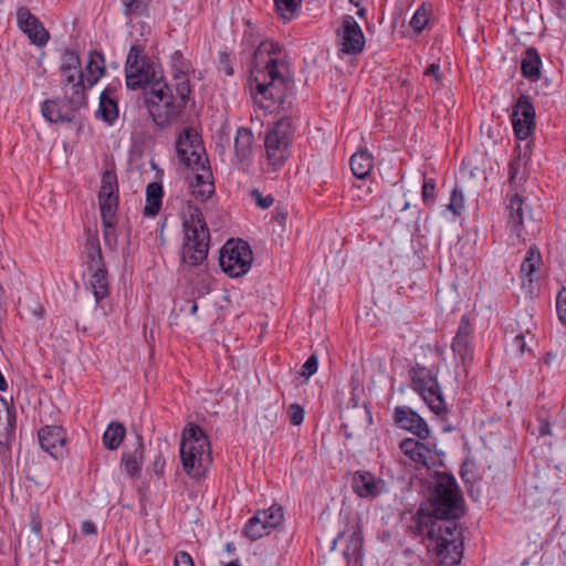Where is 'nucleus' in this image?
<instances>
[{
    "label": "nucleus",
    "instance_id": "22",
    "mask_svg": "<svg viewBox=\"0 0 566 566\" xmlns=\"http://www.w3.org/2000/svg\"><path fill=\"white\" fill-rule=\"evenodd\" d=\"M85 80L80 78L71 84H63L62 90L64 98L72 111H77L86 105V87Z\"/></svg>",
    "mask_w": 566,
    "mask_h": 566
},
{
    "label": "nucleus",
    "instance_id": "11",
    "mask_svg": "<svg viewBox=\"0 0 566 566\" xmlns=\"http://www.w3.org/2000/svg\"><path fill=\"white\" fill-rule=\"evenodd\" d=\"M178 158L186 166L205 167L209 164L200 136L193 128H185L176 142Z\"/></svg>",
    "mask_w": 566,
    "mask_h": 566
},
{
    "label": "nucleus",
    "instance_id": "50",
    "mask_svg": "<svg viewBox=\"0 0 566 566\" xmlns=\"http://www.w3.org/2000/svg\"><path fill=\"white\" fill-rule=\"evenodd\" d=\"M62 74L61 85L63 84H71L76 82V80L84 78V73L82 70H60Z\"/></svg>",
    "mask_w": 566,
    "mask_h": 566
},
{
    "label": "nucleus",
    "instance_id": "20",
    "mask_svg": "<svg viewBox=\"0 0 566 566\" xmlns=\"http://www.w3.org/2000/svg\"><path fill=\"white\" fill-rule=\"evenodd\" d=\"M401 452L412 461L416 467H429V460H433L431 450L419 440L406 438L399 443Z\"/></svg>",
    "mask_w": 566,
    "mask_h": 566
},
{
    "label": "nucleus",
    "instance_id": "3",
    "mask_svg": "<svg viewBox=\"0 0 566 566\" xmlns=\"http://www.w3.org/2000/svg\"><path fill=\"white\" fill-rule=\"evenodd\" d=\"M171 59V83L155 82L145 95L148 113L153 122L161 128L179 119L191 94L189 63L179 51H176Z\"/></svg>",
    "mask_w": 566,
    "mask_h": 566
},
{
    "label": "nucleus",
    "instance_id": "33",
    "mask_svg": "<svg viewBox=\"0 0 566 566\" xmlns=\"http://www.w3.org/2000/svg\"><path fill=\"white\" fill-rule=\"evenodd\" d=\"M126 434L124 424L113 421L106 428L103 434V444L108 450H116L123 442Z\"/></svg>",
    "mask_w": 566,
    "mask_h": 566
},
{
    "label": "nucleus",
    "instance_id": "24",
    "mask_svg": "<svg viewBox=\"0 0 566 566\" xmlns=\"http://www.w3.org/2000/svg\"><path fill=\"white\" fill-rule=\"evenodd\" d=\"M542 264V255L538 248L533 244L528 248L525 259L521 265V275L523 277V285L525 286V280L530 287L534 282V276L538 272Z\"/></svg>",
    "mask_w": 566,
    "mask_h": 566
},
{
    "label": "nucleus",
    "instance_id": "12",
    "mask_svg": "<svg viewBox=\"0 0 566 566\" xmlns=\"http://www.w3.org/2000/svg\"><path fill=\"white\" fill-rule=\"evenodd\" d=\"M281 506L272 505L268 510L258 511L245 524L244 535L251 541H256L272 532L283 522Z\"/></svg>",
    "mask_w": 566,
    "mask_h": 566
},
{
    "label": "nucleus",
    "instance_id": "55",
    "mask_svg": "<svg viewBox=\"0 0 566 566\" xmlns=\"http://www.w3.org/2000/svg\"><path fill=\"white\" fill-rule=\"evenodd\" d=\"M247 25H248V28L250 30L244 31L243 43L249 45V46H251V48H253L255 45V43H256V39H255L254 32H253V30L251 28V23L248 22Z\"/></svg>",
    "mask_w": 566,
    "mask_h": 566
},
{
    "label": "nucleus",
    "instance_id": "36",
    "mask_svg": "<svg viewBox=\"0 0 566 566\" xmlns=\"http://www.w3.org/2000/svg\"><path fill=\"white\" fill-rule=\"evenodd\" d=\"M513 118H524V119H534L535 109L533 104L528 101L527 97L521 96L513 109L512 114Z\"/></svg>",
    "mask_w": 566,
    "mask_h": 566
},
{
    "label": "nucleus",
    "instance_id": "44",
    "mask_svg": "<svg viewBox=\"0 0 566 566\" xmlns=\"http://www.w3.org/2000/svg\"><path fill=\"white\" fill-rule=\"evenodd\" d=\"M192 169L197 171H201V174H196L195 181L190 184L191 187H198L200 185H203L206 181H211V171L208 164L205 165V167L199 166H190Z\"/></svg>",
    "mask_w": 566,
    "mask_h": 566
},
{
    "label": "nucleus",
    "instance_id": "35",
    "mask_svg": "<svg viewBox=\"0 0 566 566\" xmlns=\"http://www.w3.org/2000/svg\"><path fill=\"white\" fill-rule=\"evenodd\" d=\"M302 0H274L275 9L281 19L291 21L300 8Z\"/></svg>",
    "mask_w": 566,
    "mask_h": 566
},
{
    "label": "nucleus",
    "instance_id": "48",
    "mask_svg": "<svg viewBox=\"0 0 566 566\" xmlns=\"http://www.w3.org/2000/svg\"><path fill=\"white\" fill-rule=\"evenodd\" d=\"M289 417L292 424L298 426L304 420V409L300 405L293 403L289 408Z\"/></svg>",
    "mask_w": 566,
    "mask_h": 566
},
{
    "label": "nucleus",
    "instance_id": "26",
    "mask_svg": "<svg viewBox=\"0 0 566 566\" xmlns=\"http://www.w3.org/2000/svg\"><path fill=\"white\" fill-rule=\"evenodd\" d=\"M112 93L108 87L101 93L99 105L96 111V116L109 125L118 118V106L115 98L112 97Z\"/></svg>",
    "mask_w": 566,
    "mask_h": 566
},
{
    "label": "nucleus",
    "instance_id": "51",
    "mask_svg": "<svg viewBox=\"0 0 566 566\" xmlns=\"http://www.w3.org/2000/svg\"><path fill=\"white\" fill-rule=\"evenodd\" d=\"M174 566H195V563L190 554L180 551L175 555Z\"/></svg>",
    "mask_w": 566,
    "mask_h": 566
},
{
    "label": "nucleus",
    "instance_id": "5",
    "mask_svg": "<svg viewBox=\"0 0 566 566\" xmlns=\"http://www.w3.org/2000/svg\"><path fill=\"white\" fill-rule=\"evenodd\" d=\"M180 458L184 470L193 479L202 478L211 464L210 442L198 424L190 423L182 430Z\"/></svg>",
    "mask_w": 566,
    "mask_h": 566
},
{
    "label": "nucleus",
    "instance_id": "52",
    "mask_svg": "<svg viewBox=\"0 0 566 566\" xmlns=\"http://www.w3.org/2000/svg\"><path fill=\"white\" fill-rule=\"evenodd\" d=\"M30 527H31V531L33 533H35L36 535H39L41 533V530H42V522H41V518H40V515H39V511L35 510V511H31V522H30Z\"/></svg>",
    "mask_w": 566,
    "mask_h": 566
},
{
    "label": "nucleus",
    "instance_id": "15",
    "mask_svg": "<svg viewBox=\"0 0 566 566\" xmlns=\"http://www.w3.org/2000/svg\"><path fill=\"white\" fill-rule=\"evenodd\" d=\"M394 420L399 428L412 432L420 440H427L430 437L429 426L410 407H396Z\"/></svg>",
    "mask_w": 566,
    "mask_h": 566
},
{
    "label": "nucleus",
    "instance_id": "1",
    "mask_svg": "<svg viewBox=\"0 0 566 566\" xmlns=\"http://www.w3.org/2000/svg\"><path fill=\"white\" fill-rule=\"evenodd\" d=\"M463 515V497L453 475L436 472L429 488V507L416 517L418 533L430 539L441 566H457L463 554L462 531L455 520Z\"/></svg>",
    "mask_w": 566,
    "mask_h": 566
},
{
    "label": "nucleus",
    "instance_id": "58",
    "mask_svg": "<svg viewBox=\"0 0 566 566\" xmlns=\"http://www.w3.org/2000/svg\"><path fill=\"white\" fill-rule=\"evenodd\" d=\"M539 432L541 434L545 436V434H552L551 432V428H549V423L547 421L545 422H542L541 426H539Z\"/></svg>",
    "mask_w": 566,
    "mask_h": 566
},
{
    "label": "nucleus",
    "instance_id": "57",
    "mask_svg": "<svg viewBox=\"0 0 566 566\" xmlns=\"http://www.w3.org/2000/svg\"><path fill=\"white\" fill-rule=\"evenodd\" d=\"M518 167H520V163L518 161H512L510 164V180L511 181H514L516 179Z\"/></svg>",
    "mask_w": 566,
    "mask_h": 566
},
{
    "label": "nucleus",
    "instance_id": "47",
    "mask_svg": "<svg viewBox=\"0 0 566 566\" xmlns=\"http://www.w3.org/2000/svg\"><path fill=\"white\" fill-rule=\"evenodd\" d=\"M422 200L426 203L433 202L436 198V184L432 179L423 181L422 185Z\"/></svg>",
    "mask_w": 566,
    "mask_h": 566
},
{
    "label": "nucleus",
    "instance_id": "30",
    "mask_svg": "<svg viewBox=\"0 0 566 566\" xmlns=\"http://www.w3.org/2000/svg\"><path fill=\"white\" fill-rule=\"evenodd\" d=\"M163 187L158 182H150L146 188V205L144 207V216L155 217L161 208Z\"/></svg>",
    "mask_w": 566,
    "mask_h": 566
},
{
    "label": "nucleus",
    "instance_id": "45",
    "mask_svg": "<svg viewBox=\"0 0 566 566\" xmlns=\"http://www.w3.org/2000/svg\"><path fill=\"white\" fill-rule=\"evenodd\" d=\"M556 312L559 321L566 325V287H563L557 294Z\"/></svg>",
    "mask_w": 566,
    "mask_h": 566
},
{
    "label": "nucleus",
    "instance_id": "34",
    "mask_svg": "<svg viewBox=\"0 0 566 566\" xmlns=\"http://www.w3.org/2000/svg\"><path fill=\"white\" fill-rule=\"evenodd\" d=\"M151 0H120L123 14L126 18L142 17L147 13Z\"/></svg>",
    "mask_w": 566,
    "mask_h": 566
},
{
    "label": "nucleus",
    "instance_id": "27",
    "mask_svg": "<svg viewBox=\"0 0 566 566\" xmlns=\"http://www.w3.org/2000/svg\"><path fill=\"white\" fill-rule=\"evenodd\" d=\"M144 459V443L142 436L137 434V443L135 449L132 452H124L122 457V462L125 465L126 472L130 476H136L139 474L142 464Z\"/></svg>",
    "mask_w": 566,
    "mask_h": 566
},
{
    "label": "nucleus",
    "instance_id": "14",
    "mask_svg": "<svg viewBox=\"0 0 566 566\" xmlns=\"http://www.w3.org/2000/svg\"><path fill=\"white\" fill-rule=\"evenodd\" d=\"M98 202L101 209L102 223H108L109 220H116L118 208V182L117 176L112 170H106L102 177V185L98 192Z\"/></svg>",
    "mask_w": 566,
    "mask_h": 566
},
{
    "label": "nucleus",
    "instance_id": "38",
    "mask_svg": "<svg viewBox=\"0 0 566 566\" xmlns=\"http://www.w3.org/2000/svg\"><path fill=\"white\" fill-rule=\"evenodd\" d=\"M429 22V10L421 6L417 9L410 21V27L415 32L420 33Z\"/></svg>",
    "mask_w": 566,
    "mask_h": 566
},
{
    "label": "nucleus",
    "instance_id": "64",
    "mask_svg": "<svg viewBox=\"0 0 566 566\" xmlns=\"http://www.w3.org/2000/svg\"><path fill=\"white\" fill-rule=\"evenodd\" d=\"M226 566H241V565H240V563L238 560H234V562H230Z\"/></svg>",
    "mask_w": 566,
    "mask_h": 566
},
{
    "label": "nucleus",
    "instance_id": "18",
    "mask_svg": "<svg viewBox=\"0 0 566 566\" xmlns=\"http://www.w3.org/2000/svg\"><path fill=\"white\" fill-rule=\"evenodd\" d=\"M18 22L21 30L33 44L43 46L48 43L50 39L49 32L44 29L40 20L31 14L28 9L22 8L18 11Z\"/></svg>",
    "mask_w": 566,
    "mask_h": 566
},
{
    "label": "nucleus",
    "instance_id": "28",
    "mask_svg": "<svg viewBox=\"0 0 566 566\" xmlns=\"http://www.w3.org/2000/svg\"><path fill=\"white\" fill-rule=\"evenodd\" d=\"M253 134L250 128L240 127L234 137V153L239 160H245L252 154Z\"/></svg>",
    "mask_w": 566,
    "mask_h": 566
},
{
    "label": "nucleus",
    "instance_id": "10",
    "mask_svg": "<svg viewBox=\"0 0 566 566\" xmlns=\"http://www.w3.org/2000/svg\"><path fill=\"white\" fill-rule=\"evenodd\" d=\"M253 261L249 244L242 240H229L220 251V266L231 277L248 273Z\"/></svg>",
    "mask_w": 566,
    "mask_h": 566
},
{
    "label": "nucleus",
    "instance_id": "19",
    "mask_svg": "<svg viewBox=\"0 0 566 566\" xmlns=\"http://www.w3.org/2000/svg\"><path fill=\"white\" fill-rule=\"evenodd\" d=\"M352 489L359 497H376L381 494L384 482L368 471H357L352 480Z\"/></svg>",
    "mask_w": 566,
    "mask_h": 566
},
{
    "label": "nucleus",
    "instance_id": "40",
    "mask_svg": "<svg viewBox=\"0 0 566 566\" xmlns=\"http://www.w3.org/2000/svg\"><path fill=\"white\" fill-rule=\"evenodd\" d=\"M10 410L7 406L6 400L0 396V437L12 428Z\"/></svg>",
    "mask_w": 566,
    "mask_h": 566
},
{
    "label": "nucleus",
    "instance_id": "6",
    "mask_svg": "<svg viewBox=\"0 0 566 566\" xmlns=\"http://www.w3.org/2000/svg\"><path fill=\"white\" fill-rule=\"evenodd\" d=\"M294 128L290 117H282L265 133L264 149L266 172L280 170L290 156Z\"/></svg>",
    "mask_w": 566,
    "mask_h": 566
},
{
    "label": "nucleus",
    "instance_id": "9",
    "mask_svg": "<svg viewBox=\"0 0 566 566\" xmlns=\"http://www.w3.org/2000/svg\"><path fill=\"white\" fill-rule=\"evenodd\" d=\"M409 377L413 389L422 397L430 410L439 417L446 416L448 413L447 402L440 385L431 371L417 364L410 368Z\"/></svg>",
    "mask_w": 566,
    "mask_h": 566
},
{
    "label": "nucleus",
    "instance_id": "32",
    "mask_svg": "<svg viewBox=\"0 0 566 566\" xmlns=\"http://www.w3.org/2000/svg\"><path fill=\"white\" fill-rule=\"evenodd\" d=\"M542 61L537 53V51L534 48H528L525 51V55L522 59L521 63V70L523 76L526 78H530L532 81H535L539 77V67H541Z\"/></svg>",
    "mask_w": 566,
    "mask_h": 566
},
{
    "label": "nucleus",
    "instance_id": "43",
    "mask_svg": "<svg viewBox=\"0 0 566 566\" xmlns=\"http://www.w3.org/2000/svg\"><path fill=\"white\" fill-rule=\"evenodd\" d=\"M192 188V195L200 199L201 201L208 200L212 193L214 192V186L212 181H206L203 185H200L198 187H191Z\"/></svg>",
    "mask_w": 566,
    "mask_h": 566
},
{
    "label": "nucleus",
    "instance_id": "41",
    "mask_svg": "<svg viewBox=\"0 0 566 566\" xmlns=\"http://www.w3.org/2000/svg\"><path fill=\"white\" fill-rule=\"evenodd\" d=\"M464 208V197L461 191L453 189L451 192L450 203L448 209L452 211L454 216H460Z\"/></svg>",
    "mask_w": 566,
    "mask_h": 566
},
{
    "label": "nucleus",
    "instance_id": "37",
    "mask_svg": "<svg viewBox=\"0 0 566 566\" xmlns=\"http://www.w3.org/2000/svg\"><path fill=\"white\" fill-rule=\"evenodd\" d=\"M513 129L518 139H526L534 132V119H524V118H513L512 117Z\"/></svg>",
    "mask_w": 566,
    "mask_h": 566
},
{
    "label": "nucleus",
    "instance_id": "46",
    "mask_svg": "<svg viewBox=\"0 0 566 566\" xmlns=\"http://www.w3.org/2000/svg\"><path fill=\"white\" fill-rule=\"evenodd\" d=\"M115 223V219L109 220V224L107 222L103 223L104 241L105 244L109 248L116 243Z\"/></svg>",
    "mask_w": 566,
    "mask_h": 566
},
{
    "label": "nucleus",
    "instance_id": "8",
    "mask_svg": "<svg viewBox=\"0 0 566 566\" xmlns=\"http://www.w3.org/2000/svg\"><path fill=\"white\" fill-rule=\"evenodd\" d=\"M156 69L155 62L146 55L144 45L136 40L129 49L125 63L126 86L129 90H139L157 82Z\"/></svg>",
    "mask_w": 566,
    "mask_h": 566
},
{
    "label": "nucleus",
    "instance_id": "63",
    "mask_svg": "<svg viewBox=\"0 0 566 566\" xmlns=\"http://www.w3.org/2000/svg\"><path fill=\"white\" fill-rule=\"evenodd\" d=\"M227 551L228 552H233L234 551V545L232 543L227 544Z\"/></svg>",
    "mask_w": 566,
    "mask_h": 566
},
{
    "label": "nucleus",
    "instance_id": "54",
    "mask_svg": "<svg viewBox=\"0 0 566 566\" xmlns=\"http://www.w3.org/2000/svg\"><path fill=\"white\" fill-rule=\"evenodd\" d=\"M512 346L520 353L523 354L527 350L525 336L523 334H518L514 337Z\"/></svg>",
    "mask_w": 566,
    "mask_h": 566
},
{
    "label": "nucleus",
    "instance_id": "17",
    "mask_svg": "<svg viewBox=\"0 0 566 566\" xmlns=\"http://www.w3.org/2000/svg\"><path fill=\"white\" fill-rule=\"evenodd\" d=\"M346 538V547L343 551L344 557L349 564H359L363 557V534L358 526L340 532L333 541L332 549L336 548L339 541Z\"/></svg>",
    "mask_w": 566,
    "mask_h": 566
},
{
    "label": "nucleus",
    "instance_id": "61",
    "mask_svg": "<svg viewBox=\"0 0 566 566\" xmlns=\"http://www.w3.org/2000/svg\"><path fill=\"white\" fill-rule=\"evenodd\" d=\"M357 14L360 17V18H364L365 14H366V9L365 8H360L358 11H357Z\"/></svg>",
    "mask_w": 566,
    "mask_h": 566
},
{
    "label": "nucleus",
    "instance_id": "2",
    "mask_svg": "<svg viewBox=\"0 0 566 566\" xmlns=\"http://www.w3.org/2000/svg\"><path fill=\"white\" fill-rule=\"evenodd\" d=\"M251 94L254 102L272 112L283 104L291 84L286 51L273 41H262L253 53L250 70Z\"/></svg>",
    "mask_w": 566,
    "mask_h": 566
},
{
    "label": "nucleus",
    "instance_id": "21",
    "mask_svg": "<svg viewBox=\"0 0 566 566\" xmlns=\"http://www.w3.org/2000/svg\"><path fill=\"white\" fill-rule=\"evenodd\" d=\"M471 334L472 326L469 319L462 317L451 347L453 353L459 356L463 363L472 358Z\"/></svg>",
    "mask_w": 566,
    "mask_h": 566
},
{
    "label": "nucleus",
    "instance_id": "16",
    "mask_svg": "<svg viewBox=\"0 0 566 566\" xmlns=\"http://www.w3.org/2000/svg\"><path fill=\"white\" fill-rule=\"evenodd\" d=\"M41 448L53 458L62 457L66 442V432L61 426H45L38 431Z\"/></svg>",
    "mask_w": 566,
    "mask_h": 566
},
{
    "label": "nucleus",
    "instance_id": "13",
    "mask_svg": "<svg viewBox=\"0 0 566 566\" xmlns=\"http://www.w3.org/2000/svg\"><path fill=\"white\" fill-rule=\"evenodd\" d=\"M339 51L343 54L356 55L365 48V35L353 15H344L337 30Z\"/></svg>",
    "mask_w": 566,
    "mask_h": 566
},
{
    "label": "nucleus",
    "instance_id": "39",
    "mask_svg": "<svg viewBox=\"0 0 566 566\" xmlns=\"http://www.w3.org/2000/svg\"><path fill=\"white\" fill-rule=\"evenodd\" d=\"M60 70H81V60L72 50H66L62 55Z\"/></svg>",
    "mask_w": 566,
    "mask_h": 566
},
{
    "label": "nucleus",
    "instance_id": "62",
    "mask_svg": "<svg viewBox=\"0 0 566 566\" xmlns=\"http://www.w3.org/2000/svg\"><path fill=\"white\" fill-rule=\"evenodd\" d=\"M155 465H160L163 467L164 465V460L161 459V457H158L155 461Z\"/></svg>",
    "mask_w": 566,
    "mask_h": 566
},
{
    "label": "nucleus",
    "instance_id": "7",
    "mask_svg": "<svg viewBox=\"0 0 566 566\" xmlns=\"http://www.w3.org/2000/svg\"><path fill=\"white\" fill-rule=\"evenodd\" d=\"M86 263L90 279L86 283L92 291L97 306L108 296V277L105 262L102 255L97 234H88L85 243Z\"/></svg>",
    "mask_w": 566,
    "mask_h": 566
},
{
    "label": "nucleus",
    "instance_id": "56",
    "mask_svg": "<svg viewBox=\"0 0 566 566\" xmlns=\"http://www.w3.org/2000/svg\"><path fill=\"white\" fill-rule=\"evenodd\" d=\"M81 531L85 535H96L97 528L93 522L85 521L82 523Z\"/></svg>",
    "mask_w": 566,
    "mask_h": 566
},
{
    "label": "nucleus",
    "instance_id": "42",
    "mask_svg": "<svg viewBox=\"0 0 566 566\" xmlns=\"http://www.w3.org/2000/svg\"><path fill=\"white\" fill-rule=\"evenodd\" d=\"M318 367V357L314 353L312 354L307 360L302 365L300 375L304 377L305 379H308L312 377L316 371Z\"/></svg>",
    "mask_w": 566,
    "mask_h": 566
},
{
    "label": "nucleus",
    "instance_id": "53",
    "mask_svg": "<svg viewBox=\"0 0 566 566\" xmlns=\"http://www.w3.org/2000/svg\"><path fill=\"white\" fill-rule=\"evenodd\" d=\"M424 75L432 76L436 82H440L442 78L440 65L437 63L429 64L424 71Z\"/></svg>",
    "mask_w": 566,
    "mask_h": 566
},
{
    "label": "nucleus",
    "instance_id": "31",
    "mask_svg": "<svg viewBox=\"0 0 566 566\" xmlns=\"http://www.w3.org/2000/svg\"><path fill=\"white\" fill-rule=\"evenodd\" d=\"M41 113L43 117L53 124L57 123H70L72 116L63 112L61 102L57 99H46L42 103Z\"/></svg>",
    "mask_w": 566,
    "mask_h": 566
},
{
    "label": "nucleus",
    "instance_id": "23",
    "mask_svg": "<svg viewBox=\"0 0 566 566\" xmlns=\"http://www.w3.org/2000/svg\"><path fill=\"white\" fill-rule=\"evenodd\" d=\"M84 80L87 87L94 86L105 73V59L101 52L91 51L85 65Z\"/></svg>",
    "mask_w": 566,
    "mask_h": 566
},
{
    "label": "nucleus",
    "instance_id": "25",
    "mask_svg": "<svg viewBox=\"0 0 566 566\" xmlns=\"http://www.w3.org/2000/svg\"><path fill=\"white\" fill-rule=\"evenodd\" d=\"M507 210H509L507 224L513 233H515L517 237H521L524 213H523V199L517 193H514L510 197L509 203H507Z\"/></svg>",
    "mask_w": 566,
    "mask_h": 566
},
{
    "label": "nucleus",
    "instance_id": "59",
    "mask_svg": "<svg viewBox=\"0 0 566 566\" xmlns=\"http://www.w3.org/2000/svg\"><path fill=\"white\" fill-rule=\"evenodd\" d=\"M556 359V354L548 352L545 354L543 360L546 365H551Z\"/></svg>",
    "mask_w": 566,
    "mask_h": 566
},
{
    "label": "nucleus",
    "instance_id": "29",
    "mask_svg": "<svg viewBox=\"0 0 566 566\" xmlns=\"http://www.w3.org/2000/svg\"><path fill=\"white\" fill-rule=\"evenodd\" d=\"M374 167V158L367 150L360 149L350 157V169L359 178H366Z\"/></svg>",
    "mask_w": 566,
    "mask_h": 566
},
{
    "label": "nucleus",
    "instance_id": "60",
    "mask_svg": "<svg viewBox=\"0 0 566 566\" xmlns=\"http://www.w3.org/2000/svg\"><path fill=\"white\" fill-rule=\"evenodd\" d=\"M188 303L190 304V314L191 315H195L198 311V305H197V302L196 301H188Z\"/></svg>",
    "mask_w": 566,
    "mask_h": 566
},
{
    "label": "nucleus",
    "instance_id": "49",
    "mask_svg": "<svg viewBox=\"0 0 566 566\" xmlns=\"http://www.w3.org/2000/svg\"><path fill=\"white\" fill-rule=\"evenodd\" d=\"M251 196L255 200L256 205L262 209L270 208L274 202V198L272 196H263L258 189L252 190Z\"/></svg>",
    "mask_w": 566,
    "mask_h": 566
},
{
    "label": "nucleus",
    "instance_id": "4",
    "mask_svg": "<svg viewBox=\"0 0 566 566\" xmlns=\"http://www.w3.org/2000/svg\"><path fill=\"white\" fill-rule=\"evenodd\" d=\"M182 228L184 243L180 252V268L184 271L201 269L208 256L210 233L198 207L188 205Z\"/></svg>",
    "mask_w": 566,
    "mask_h": 566
}]
</instances>
